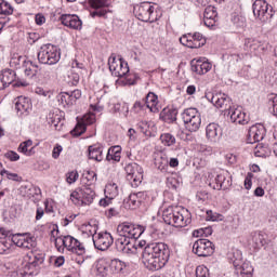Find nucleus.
Instances as JSON below:
<instances>
[{"mask_svg": "<svg viewBox=\"0 0 277 277\" xmlns=\"http://www.w3.org/2000/svg\"><path fill=\"white\" fill-rule=\"evenodd\" d=\"M82 180L87 181V183L89 185H92L93 183H96V181H97L96 172H94V171L84 172L83 175H82Z\"/></svg>", "mask_w": 277, "mask_h": 277, "instance_id": "obj_44", "label": "nucleus"}, {"mask_svg": "<svg viewBox=\"0 0 277 277\" xmlns=\"http://www.w3.org/2000/svg\"><path fill=\"white\" fill-rule=\"evenodd\" d=\"M146 107V102H135L133 105L134 111L137 114L138 111H142Z\"/></svg>", "mask_w": 277, "mask_h": 277, "instance_id": "obj_57", "label": "nucleus"}, {"mask_svg": "<svg viewBox=\"0 0 277 277\" xmlns=\"http://www.w3.org/2000/svg\"><path fill=\"white\" fill-rule=\"evenodd\" d=\"M168 261H170V250H164L158 258L153 259L150 255H145V262L143 264L150 272H158V269L166 267Z\"/></svg>", "mask_w": 277, "mask_h": 277, "instance_id": "obj_9", "label": "nucleus"}, {"mask_svg": "<svg viewBox=\"0 0 277 277\" xmlns=\"http://www.w3.org/2000/svg\"><path fill=\"white\" fill-rule=\"evenodd\" d=\"M62 150H63L62 145H57L56 147H54L52 151L53 159H58Z\"/></svg>", "mask_w": 277, "mask_h": 277, "instance_id": "obj_60", "label": "nucleus"}, {"mask_svg": "<svg viewBox=\"0 0 277 277\" xmlns=\"http://www.w3.org/2000/svg\"><path fill=\"white\" fill-rule=\"evenodd\" d=\"M143 243H117L116 248L118 252L122 254H137V252H142V261L146 262V256H150V259H157L161 256V253L164 250H170L167 243H148L144 247Z\"/></svg>", "mask_w": 277, "mask_h": 277, "instance_id": "obj_1", "label": "nucleus"}, {"mask_svg": "<svg viewBox=\"0 0 277 277\" xmlns=\"http://www.w3.org/2000/svg\"><path fill=\"white\" fill-rule=\"evenodd\" d=\"M31 146H34V141L27 140L19 144L17 150H18V153L26 155V157H31V155H34L36 153V151H34V147H31Z\"/></svg>", "mask_w": 277, "mask_h": 277, "instance_id": "obj_27", "label": "nucleus"}, {"mask_svg": "<svg viewBox=\"0 0 277 277\" xmlns=\"http://www.w3.org/2000/svg\"><path fill=\"white\" fill-rule=\"evenodd\" d=\"M206 98L208 101H211L212 105L216 107L217 109H222V111H228L230 107H233V102L230 101V97L226 95L225 93H216L214 95H206Z\"/></svg>", "mask_w": 277, "mask_h": 277, "instance_id": "obj_12", "label": "nucleus"}, {"mask_svg": "<svg viewBox=\"0 0 277 277\" xmlns=\"http://www.w3.org/2000/svg\"><path fill=\"white\" fill-rule=\"evenodd\" d=\"M89 159H94V161H103V147L101 145L89 146Z\"/></svg>", "mask_w": 277, "mask_h": 277, "instance_id": "obj_24", "label": "nucleus"}, {"mask_svg": "<svg viewBox=\"0 0 277 277\" xmlns=\"http://www.w3.org/2000/svg\"><path fill=\"white\" fill-rule=\"evenodd\" d=\"M1 176H6L9 181H15L16 183H19V181H23V179L17 173H12L5 169H3L0 172Z\"/></svg>", "mask_w": 277, "mask_h": 277, "instance_id": "obj_47", "label": "nucleus"}, {"mask_svg": "<svg viewBox=\"0 0 277 277\" xmlns=\"http://www.w3.org/2000/svg\"><path fill=\"white\" fill-rule=\"evenodd\" d=\"M60 57L57 47L51 43L43 44L38 52V61L40 64H49L50 66H53V64L60 62Z\"/></svg>", "mask_w": 277, "mask_h": 277, "instance_id": "obj_6", "label": "nucleus"}, {"mask_svg": "<svg viewBox=\"0 0 277 277\" xmlns=\"http://www.w3.org/2000/svg\"><path fill=\"white\" fill-rule=\"evenodd\" d=\"M187 209L181 206H170L162 212V220L169 226H175L176 228H184L189 224L190 220L187 217Z\"/></svg>", "mask_w": 277, "mask_h": 277, "instance_id": "obj_3", "label": "nucleus"}, {"mask_svg": "<svg viewBox=\"0 0 277 277\" xmlns=\"http://www.w3.org/2000/svg\"><path fill=\"white\" fill-rule=\"evenodd\" d=\"M69 95L71 96L72 103H75L76 101H78V98H81V91L80 90H75Z\"/></svg>", "mask_w": 277, "mask_h": 277, "instance_id": "obj_62", "label": "nucleus"}, {"mask_svg": "<svg viewBox=\"0 0 277 277\" xmlns=\"http://www.w3.org/2000/svg\"><path fill=\"white\" fill-rule=\"evenodd\" d=\"M62 247L66 248L69 252H72L74 254H78V256H83V254H85V247H83L81 243H63Z\"/></svg>", "mask_w": 277, "mask_h": 277, "instance_id": "obj_30", "label": "nucleus"}, {"mask_svg": "<svg viewBox=\"0 0 277 277\" xmlns=\"http://www.w3.org/2000/svg\"><path fill=\"white\" fill-rule=\"evenodd\" d=\"M265 135V129L262 124H254L249 129L248 132V144H256V142H261Z\"/></svg>", "mask_w": 277, "mask_h": 277, "instance_id": "obj_15", "label": "nucleus"}, {"mask_svg": "<svg viewBox=\"0 0 277 277\" xmlns=\"http://www.w3.org/2000/svg\"><path fill=\"white\" fill-rule=\"evenodd\" d=\"M120 151H121L120 146L110 147L106 155L107 161H116V162L120 161L121 159Z\"/></svg>", "mask_w": 277, "mask_h": 277, "instance_id": "obj_33", "label": "nucleus"}, {"mask_svg": "<svg viewBox=\"0 0 277 277\" xmlns=\"http://www.w3.org/2000/svg\"><path fill=\"white\" fill-rule=\"evenodd\" d=\"M92 8H107L109 5V0H90Z\"/></svg>", "mask_w": 277, "mask_h": 277, "instance_id": "obj_49", "label": "nucleus"}, {"mask_svg": "<svg viewBox=\"0 0 277 277\" xmlns=\"http://www.w3.org/2000/svg\"><path fill=\"white\" fill-rule=\"evenodd\" d=\"M77 179H79V173L77 171H71L66 175V181L69 185L77 183Z\"/></svg>", "mask_w": 277, "mask_h": 277, "instance_id": "obj_51", "label": "nucleus"}, {"mask_svg": "<svg viewBox=\"0 0 277 277\" xmlns=\"http://www.w3.org/2000/svg\"><path fill=\"white\" fill-rule=\"evenodd\" d=\"M58 103L63 105V107H68L70 105H74L72 97L70 96V93H61L58 95Z\"/></svg>", "mask_w": 277, "mask_h": 277, "instance_id": "obj_39", "label": "nucleus"}, {"mask_svg": "<svg viewBox=\"0 0 277 277\" xmlns=\"http://www.w3.org/2000/svg\"><path fill=\"white\" fill-rule=\"evenodd\" d=\"M227 111L232 122L236 124H248V116H246V113L241 111V109L230 106Z\"/></svg>", "mask_w": 277, "mask_h": 277, "instance_id": "obj_18", "label": "nucleus"}, {"mask_svg": "<svg viewBox=\"0 0 277 277\" xmlns=\"http://www.w3.org/2000/svg\"><path fill=\"white\" fill-rule=\"evenodd\" d=\"M157 101H158V97L153 92L148 93L146 98H145L146 107L148 109H150V111H153L154 114L159 111V107H157V105H158Z\"/></svg>", "mask_w": 277, "mask_h": 277, "instance_id": "obj_26", "label": "nucleus"}, {"mask_svg": "<svg viewBox=\"0 0 277 277\" xmlns=\"http://www.w3.org/2000/svg\"><path fill=\"white\" fill-rule=\"evenodd\" d=\"M0 14L10 16V14H14V8H12L5 0H0Z\"/></svg>", "mask_w": 277, "mask_h": 277, "instance_id": "obj_37", "label": "nucleus"}, {"mask_svg": "<svg viewBox=\"0 0 277 277\" xmlns=\"http://www.w3.org/2000/svg\"><path fill=\"white\" fill-rule=\"evenodd\" d=\"M134 15L143 23H155L157 15L155 14V6L150 2H143L134 6Z\"/></svg>", "mask_w": 277, "mask_h": 277, "instance_id": "obj_7", "label": "nucleus"}, {"mask_svg": "<svg viewBox=\"0 0 277 277\" xmlns=\"http://www.w3.org/2000/svg\"><path fill=\"white\" fill-rule=\"evenodd\" d=\"M94 122H96V117L94 116V114L84 115L82 118V123L85 127H88V124H94Z\"/></svg>", "mask_w": 277, "mask_h": 277, "instance_id": "obj_52", "label": "nucleus"}, {"mask_svg": "<svg viewBox=\"0 0 277 277\" xmlns=\"http://www.w3.org/2000/svg\"><path fill=\"white\" fill-rule=\"evenodd\" d=\"M196 117L200 118V113L196 108H187L182 113L183 122H189Z\"/></svg>", "mask_w": 277, "mask_h": 277, "instance_id": "obj_32", "label": "nucleus"}, {"mask_svg": "<svg viewBox=\"0 0 277 277\" xmlns=\"http://www.w3.org/2000/svg\"><path fill=\"white\" fill-rule=\"evenodd\" d=\"M200 124H202L201 117H195L190 121H184V127L186 131H189L190 133H196L200 129Z\"/></svg>", "mask_w": 277, "mask_h": 277, "instance_id": "obj_28", "label": "nucleus"}, {"mask_svg": "<svg viewBox=\"0 0 277 277\" xmlns=\"http://www.w3.org/2000/svg\"><path fill=\"white\" fill-rule=\"evenodd\" d=\"M215 18H217L215 6H207L203 12V23L206 27H215Z\"/></svg>", "mask_w": 277, "mask_h": 277, "instance_id": "obj_21", "label": "nucleus"}, {"mask_svg": "<svg viewBox=\"0 0 277 277\" xmlns=\"http://www.w3.org/2000/svg\"><path fill=\"white\" fill-rule=\"evenodd\" d=\"M117 232L120 234V243H131V240L128 239H133L134 241H137L140 237L144 234V227L140 225H133L129 223H123L118 225Z\"/></svg>", "mask_w": 277, "mask_h": 277, "instance_id": "obj_4", "label": "nucleus"}, {"mask_svg": "<svg viewBox=\"0 0 277 277\" xmlns=\"http://www.w3.org/2000/svg\"><path fill=\"white\" fill-rule=\"evenodd\" d=\"M95 267L98 276L105 277L109 274L110 264L105 259H100L96 262Z\"/></svg>", "mask_w": 277, "mask_h": 277, "instance_id": "obj_25", "label": "nucleus"}, {"mask_svg": "<svg viewBox=\"0 0 277 277\" xmlns=\"http://www.w3.org/2000/svg\"><path fill=\"white\" fill-rule=\"evenodd\" d=\"M62 24L65 25V27H69L70 29H81L83 26V23L77 15H62L61 17Z\"/></svg>", "mask_w": 277, "mask_h": 277, "instance_id": "obj_19", "label": "nucleus"}, {"mask_svg": "<svg viewBox=\"0 0 277 277\" xmlns=\"http://www.w3.org/2000/svg\"><path fill=\"white\" fill-rule=\"evenodd\" d=\"M35 92L36 94H39V96H51V92L45 91L42 88H37Z\"/></svg>", "mask_w": 277, "mask_h": 277, "instance_id": "obj_64", "label": "nucleus"}, {"mask_svg": "<svg viewBox=\"0 0 277 277\" xmlns=\"http://www.w3.org/2000/svg\"><path fill=\"white\" fill-rule=\"evenodd\" d=\"M41 77H43L45 81H51V79L55 77V72L53 69H45L42 71Z\"/></svg>", "mask_w": 277, "mask_h": 277, "instance_id": "obj_55", "label": "nucleus"}, {"mask_svg": "<svg viewBox=\"0 0 277 277\" xmlns=\"http://www.w3.org/2000/svg\"><path fill=\"white\" fill-rule=\"evenodd\" d=\"M108 66L114 77H127L129 75V64L121 58L110 57L108 60Z\"/></svg>", "mask_w": 277, "mask_h": 277, "instance_id": "obj_10", "label": "nucleus"}, {"mask_svg": "<svg viewBox=\"0 0 277 277\" xmlns=\"http://www.w3.org/2000/svg\"><path fill=\"white\" fill-rule=\"evenodd\" d=\"M64 256H52L50 258V263H54L55 267H62V265H64Z\"/></svg>", "mask_w": 277, "mask_h": 277, "instance_id": "obj_54", "label": "nucleus"}, {"mask_svg": "<svg viewBox=\"0 0 277 277\" xmlns=\"http://www.w3.org/2000/svg\"><path fill=\"white\" fill-rule=\"evenodd\" d=\"M155 166L160 170V172H167L169 166L168 156L166 154L160 155L156 158Z\"/></svg>", "mask_w": 277, "mask_h": 277, "instance_id": "obj_34", "label": "nucleus"}, {"mask_svg": "<svg viewBox=\"0 0 277 277\" xmlns=\"http://www.w3.org/2000/svg\"><path fill=\"white\" fill-rule=\"evenodd\" d=\"M83 133H85V123L79 121L74 130H71V135H74V137H79V135H83Z\"/></svg>", "mask_w": 277, "mask_h": 277, "instance_id": "obj_45", "label": "nucleus"}, {"mask_svg": "<svg viewBox=\"0 0 277 277\" xmlns=\"http://www.w3.org/2000/svg\"><path fill=\"white\" fill-rule=\"evenodd\" d=\"M15 109L19 116L27 114L31 109V100L25 96H18L15 98Z\"/></svg>", "mask_w": 277, "mask_h": 277, "instance_id": "obj_20", "label": "nucleus"}, {"mask_svg": "<svg viewBox=\"0 0 277 277\" xmlns=\"http://www.w3.org/2000/svg\"><path fill=\"white\" fill-rule=\"evenodd\" d=\"M253 15L261 23H269L274 18V8L265 0H255L252 4Z\"/></svg>", "mask_w": 277, "mask_h": 277, "instance_id": "obj_5", "label": "nucleus"}, {"mask_svg": "<svg viewBox=\"0 0 277 277\" xmlns=\"http://www.w3.org/2000/svg\"><path fill=\"white\" fill-rule=\"evenodd\" d=\"M144 198H146V193L138 192L136 194L130 195V202H132L134 207H137V205L144 200Z\"/></svg>", "mask_w": 277, "mask_h": 277, "instance_id": "obj_41", "label": "nucleus"}, {"mask_svg": "<svg viewBox=\"0 0 277 277\" xmlns=\"http://www.w3.org/2000/svg\"><path fill=\"white\" fill-rule=\"evenodd\" d=\"M206 137L211 144H217L222 140V128L217 123H209L206 127Z\"/></svg>", "mask_w": 277, "mask_h": 277, "instance_id": "obj_14", "label": "nucleus"}, {"mask_svg": "<svg viewBox=\"0 0 277 277\" xmlns=\"http://www.w3.org/2000/svg\"><path fill=\"white\" fill-rule=\"evenodd\" d=\"M224 181H226V176H224L223 174H219L215 177L216 187L222 189V186L224 185Z\"/></svg>", "mask_w": 277, "mask_h": 277, "instance_id": "obj_56", "label": "nucleus"}, {"mask_svg": "<svg viewBox=\"0 0 277 277\" xmlns=\"http://www.w3.org/2000/svg\"><path fill=\"white\" fill-rule=\"evenodd\" d=\"M105 194L106 196L115 199L116 196H118V184L116 183L107 184L105 187Z\"/></svg>", "mask_w": 277, "mask_h": 277, "instance_id": "obj_38", "label": "nucleus"}, {"mask_svg": "<svg viewBox=\"0 0 277 277\" xmlns=\"http://www.w3.org/2000/svg\"><path fill=\"white\" fill-rule=\"evenodd\" d=\"M127 179L133 181V183H142L144 179V169L135 162L128 163L126 166Z\"/></svg>", "mask_w": 277, "mask_h": 277, "instance_id": "obj_13", "label": "nucleus"}, {"mask_svg": "<svg viewBox=\"0 0 277 277\" xmlns=\"http://www.w3.org/2000/svg\"><path fill=\"white\" fill-rule=\"evenodd\" d=\"M35 21L37 25H44L47 23V18L40 13L36 15Z\"/></svg>", "mask_w": 277, "mask_h": 277, "instance_id": "obj_61", "label": "nucleus"}, {"mask_svg": "<svg viewBox=\"0 0 277 277\" xmlns=\"http://www.w3.org/2000/svg\"><path fill=\"white\" fill-rule=\"evenodd\" d=\"M109 246L107 243H94V248L96 250H100V252H107V250H109Z\"/></svg>", "mask_w": 277, "mask_h": 277, "instance_id": "obj_59", "label": "nucleus"}, {"mask_svg": "<svg viewBox=\"0 0 277 277\" xmlns=\"http://www.w3.org/2000/svg\"><path fill=\"white\" fill-rule=\"evenodd\" d=\"M227 259L233 263L234 268L241 269V263H243V254L241 251L235 247H232L227 252Z\"/></svg>", "mask_w": 277, "mask_h": 277, "instance_id": "obj_16", "label": "nucleus"}, {"mask_svg": "<svg viewBox=\"0 0 277 277\" xmlns=\"http://www.w3.org/2000/svg\"><path fill=\"white\" fill-rule=\"evenodd\" d=\"M206 220H208V222H222L224 216L217 212H213V210H208Z\"/></svg>", "mask_w": 277, "mask_h": 277, "instance_id": "obj_42", "label": "nucleus"}, {"mask_svg": "<svg viewBox=\"0 0 277 277\" xmlns=\"http://www.w3.org/2000/svg\"><path fill=\"white\" fill-rule=\"evenodd\" d=\"M180 42L183 47H187L188 49H200V47L207 44V40L200 32L184 35L180 38Z\"/></svg>", "mask_w": 277, "mask_h": 277, "instance_id": "obj_11", "label": "nucleus"}, {"mask_svg": "<svg viewBox=\"0 0 277 277\" xmlns=\"http://www.w3.org/2000/svg\"><path fill=\"white\" fill-rule=\"evenodd\" d=\"M109 264L113 274H124L127 272V263L120 260H111Z\"/></svg>", "mask_w": 277, "mask_h": 277, "instance_id": "obj_29", "label": "nucleus"}, {"mask_svg": "<svg viewBox=\"0 0 277 277\" xmlns=\"http://www.w3.org/2000/svg\"><path fill=\"white\" fill-rule=\"evenodd\" d=\"M17 237H22V239H17V242L18 241H24L25 243H29V242L34 243V237H31V234L25 233V234H15V235H13V237H12V242L13 243H16V238Z\"/></svg>", "mask_w": 277, "mask_h": 277, "instance_id": "obj_40", "label": "nucleus"}, {"mask_svg": "<svg viewBox=\"0 0 277 277\" xmlns=\"http://www.w3.org/2000/svg\"><path fill=\"white\" fill-rule=\"evenodd\" d=\"M192 70L193 72H196V75H207V72L211 70V63L205 60L193 61Z\"/></svg>", "mask_w": 277, "mask_h": 277, "instance_id": "obj_22", "label": "nucleus"}, {"mask_svg": "<svg viewBox=\"0 0 277 277\" xmlns=\"http://www.w3.org/2000/svg\"><path fill=\"white\" fill-rule=\"evenodd\" d=\"M160 142L163 146H174L176 144V137L170 133H164L160 135Z\"/></svg>", "mask_w": 277, "mask_h": 277, "instance_id": "obj_36", "label": "nucleus"}, {"mask_svg": "<svg viewBox=\"0 0 277 277\" xmlns=\"http://www.w3.org/2000/svg\"><path fill=\"white\" fill-rule=\"evenodd\" d=\"M193 252L197 254V256H211V254L215 252V245L194 243Z\"/></svg>", "mask_w": 277, "mask_h": 277, "instance_id": "obj_17", "label": "nucleus"}, {"mask_svg": "<svg viewBox=\"0 0 277 277\" xmlns=\"http://www.w3.org/2000/svg\"><path fill=\"white\" fill-rule=\"evenodd\" d=\"M240 276L242 277H252L254 276V267L252 266V264L250 262H242L240 265Z\"/></svg>", "mask_w": 277, "mask_h": 277, "instance_id": "obj_35", "label": "nucleus"}, {"mask_svg": "<svg viewBox=\"0 0 277 277\" xmlns=\"http://www.w3.org/2000/svg\"><path fill=\"white\" fill-rule=\"evenodd\" d=\"M23 66L26 77L31 79V77H36V75H38V65H34L31 61H25Z\"/></svg>", "mask_w": 277, "mask_h": 277, "instance_id": "obj_31", "label": "nucleus"}, {"mask_svg": "<svg viewBox=\"0 0 277 277\" xmlns=\"http://www.w3.org/2000/svg\"><path fill=\"white\" fill-rule=\"evenodd\" d=\"M209 268L205 265H199L196 268V277H209Z\"/></svg>", "mask_w": 277, "mask_h": 277, "instance_id": "obj_48", "label": "nucleus"}, {"mask_svg": "<svg viewBox=\"0 0 277 277\" xmlns=\"http://www.w3.org/2000/svg\"><path fill=\"white\" fill-rule=\"evenodd\" d=\"M111 200H114V198L106 195L104 199L100 200V207H109V205H111Z\"/></svg>", "mask_w": 277, "mask_h": 277, "instance_id": "obj_58", "label": "nucleus"}, {"mask_svg": "<svg viewBox=\"0 0 277 277\" xmlns=\"http://www.w3.org/2000/svg\"><path fill=\"white\" fill-rule=\"evenodd\" d=\"M69 83H71V85H77V83H79V74H71L69 76Z\"/></svg>", "mask_w": 277, "mask_h": 277, "instance_id": "obj_63", "label": "nucleus"}, {"mask_svg": "<svg viewBox=\"0 0 277 277\" xmlns=\"http://www.w3.org/2000/svg\"><path fill=\"white\" fill-rule=\"evenodd\" d=\"M4 157L9 159V161H18V159H21V156L14 150L6 151Z\"/></svg>", "mask_w": 277, "mask_h": 277, "instance_id": "obj_53", "label": "nucleus"}, {"mask_svg": "<svg viewBox=\"0 0 277 277\" xmlns=\"http://www.w3.org/2000/svg\"><path fill=\"white\" fill-rule=\"evenodd\" d=\"M0 79L3 82L4 87L8 88V85L14 83L16 79V72L12 69H4L0 75Z\"/></svg>", "mask_w": 277, "mask_h": 277, "instance_id": "obj_23", "label": "nucleus"}, {"mask_svg": "<svg viewBox=\"0 0 277 277\" xmlns=\"http://www.w3.org/2000/svg\"><path fill=\"white\" fill-rule=\"evenodd\" d=\"M269 111L273 116H277V94H271L268 97Z\"/></svg>", "mask_w": 277, "mask_h": 277, "instance_id": "obj_43", "label": "nucleus"}, {"mask_svg": "<svg viewBox=\"0 0 277 277\" xmlns=\"http://www.w3.org/2000/svg\"><path fill=\"white\" fill-rule=\"evenodd\" d=\"M96 193H94V190H92L90 187L77 188L71 193L70 200L74 202V205L81 207V205H92Z\"/></svg>", "mask_w": 277, "mask_h": 277, "instance_id": "obj_8", "label": "nucleus"}, {"mask_svg": "<svg viewBox=\"0 0 277 277\" xmlns=\"http://www.w3.org/2000/svg\"><path fill=\"white\" fill-rule=\"evenodd\" d=\"M19 249L24 251L29 250L24 258V262L22 263V276H34L40 268V265H43L47 253H44V251L40 250L34 243H21Z\"/></svg>", "mask_w": 277, "mask_h": 277, "instance_id": "obj_2", "label": "nucleus"}, {"mask_svg": "<svg viewBox=\"0 0 277 277\" xmlns=\"http://www.w3.org/2000/svg\"><path fill=\"white\" fill-rule=\"evenodd\" d=\"M62 240V243H72V241H75V243H79V240L75 239V237L72 236H65L63 239L62 238H52V241H54L55 243H57V241Z\"/></svg>", "mask_w": 277, "mask_h": 277, "instance_id": "obj_50", "label": "nucleus"}, {"mask_svg": "<svg viewBox=\"0 0 277 277\" xmlns=\"http://www.w3.org/2000/svg\"><path fill=\"white\" fill-rule=\"evenodd\" d=\"M12 248H21L18 243H0V254H10Z\"/></svg>", "mask_w": 277, "mask_h": 277, "instance_id": "obj_46", "label": "nucleus"}]
</instances>
